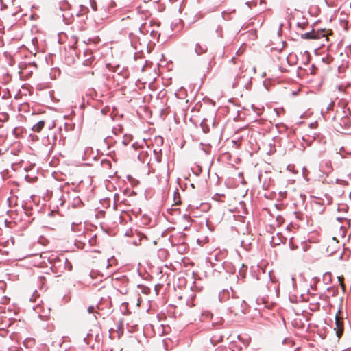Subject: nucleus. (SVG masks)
Returning a JSON list of instances; mask_svg holds the SVG:
<instances>
[{
	"label": "nucleus",
	"mask_w": 351,
	"mask_h": 351,
	"mask_svg": "<svg viewBox=\"0 0 351 351\" xmlns=\"http://www.w3.org/2000/svg\"><path fill=\"white\" fill-rule=\"evenodd\" d=\"M207 46L206 45H201L199 43H197L195 47V52L197 55H202L207 51Z\"/></svg>",
	"instance_id": "obj_7"
},
{
	"label": "nucleus",
	"mask_w": 351,
	"mask_h": 351,
	"mask_svg": "<svg viewBox=\"0 0 351 351\" xmlns=\"http://www.w3.org/2000/svg\"><path fill=\"white\" fill-rule=\"evenodd\" d=\"M89 5L94 11L97 10V2L95 0H89Z\"/></svg>",
	"instance_id": "obj_20"
},
{
	"label": "nucleus",
	"mask_w": 351,
	"mask_h": 351,
	"mask_svg": "<svg viewBox=\"0 0 351 351\" xmlns=\"http://www.w3.org/2000/svg\"><path fill=\"white\" fill-rule=\"evenodd\" d=\"M91 55L90 51H87L84 52V56L87 57V58L84 61V64L86 66H90L92 62L94 60V58Z\"/></svg>",
	"instance_id": "obj_11"
},
{
	"label": "nucleus",
	"mask_w": 351,
	"mask_h": 351,
	"mask_svg": "<svg viewBox=\"0 0 351 351\" xmlns=\"http://www.w3.org/2000/svg\"><path fill=\"white\" fill-rule=\"evenodd\" d=\"M28 178H29V176L27 175V176H25L26 180H27Z\"/></svg>",
	"instance_id": "obj_49"
},
{
	"label": "nucleus",
	"mask_w": 351,
	"mask_h": 351,
	"mask_svg": "<svg viewBox=\"0 0 351 351\" xmlns=\"http://www.w3.org/2000/svg\"><path fill=\"white\" fill-rule=\"evenodd\" d=\"M351 125V121L348 117L347 115H345L344 117H341L337 127L336 128V130L339 132H343L344 130H348L350 128Z\"/></svg>",
	"instance_id": "obj_3"
},
{
	"label": "nucleus",
	"mask_w": 351,
	"mask_h": 351,
	"mask_svg": "<svg viewBox=\"0 0 351 351\" xmlns=\"http://www.w3.org/2000/svg\"><path fill=\"white\" fill-rule=\"evenodd\" d=\"M85 243L84 242H82L80 241H75V245L80 249H83Z\"/></svg>",
	"instance_id": "obj_22"
},
{
	"label": "nucleus",
	"mask_w": 351,
	"mask_h": 351,
	"mask_svg": "<svg viewBox=\"0 0 351 351\" xmlns=\"http://www.w3.org/2000/svg\"><path fill=\"white\" fill-rule=\"evenodd\" d=\"M206 121V119H204L200 123V126L204 133H208L210 130L209 126L207 125Z\"/></svg>",
	"instance_id": "obj_13"
},
{
	"label": "nucleus",
	"mask_w": 351,
	"mask_h": 351,
	"mask_svg": "<svg viewBox=\"0 0 351 351\" xmlns=\"http://www.w3.org/2000/svg\"><path fill=\"white\" fill-rule=\"evenodd\" d=\"M291 281H292L293 287H294L296 285V280L293 276L291 278Z\"/></svg>",
	"instance_id": "obj_33"
},
{
	"label": "nucleus",
	"mask_w": 351,
	"mask_h": 351,
	"mask_svg": "<svg viewBox=\"0 0 351 351\" xmlns=\"http://www.w3.org/2000/svg\"><path fill=\"white\" fill-rule=\"evenodd\" d=\"M132 137L131 136H124V138L122 141V143L124 145H127L130 140H131Z\"/></svg>",
	"instance_id": "obj_23"
},
{
	"label": "nucleus",
	"mask_w": 351,
	"mask_h": 351,
	"mask_svg": "<svg viewBox=\"0 0 351 351\" xmlns=\"http://www.w3.org/2000/svg\"><path fill=\"white\" fill-rule=\"evenodd\" d=\"M211 265H213V267H215V266H217V265H213V263H211Z\"/></svg>",
	"instance_id": "obj_43"
},
{
	"label": "nucleus",
	"mask_w": 351,
	"mask_h": 351,
	"mask_svg": "<svg viewBox=\"0 0 351 351\" xmlns=\"http://www.w3.org/2000/svg\"><path fill=\"white\" fill-rule=\"evenodd\" d=\"M176 193H177L178 195H179L178 192L175 191V192H174V199H176Z\"/></svg>",
	"instance_id": "obj_40"
},
{
	"label": "nucleus",
	"mask_w": 351,
	"mask_h": 351,
	"mask_svg": "<svg viewBox=\"0 0 351 351\" xmlns=\"http://www.w3.org/2000/svg\"><path fill=\"white\" fill-rule=\"evenodd\" d=\"M0 154H1V150L0 149Z\"/></svg>",
	"instance_id": "obj_51"
},
{
	"label": "nucleus",
	"mask_w": 351,
	"mask_h": 351,
	"mask_svg": "<svg viewBox=\"0 0 351 351\" xmlns=\"http://www.w3.org/2000/svg\"><path fill=\"white\" fill-rule=\"evenodd\" d=\"M101 164L103 167L110 169L111 167L112 163L110 160L107 159L102 160Z\"/></svg>",
	"instance_id": "obj_16"
},
{
	"label": "nucleus",
	"mask_w": 351,
	"mask_h": 351,
	"mask_svg": "<svg viewBox=\"0 0 351 351\" xmlns=\"http://www.w3.org/2000/svg\"><path fill=\"white\" fill-rule=\"evenodd\" d=\"M230 293L228 290H227V289L222 290L221 291L219 292V295H218L219 301L221 302H224L227 300L229 302L230 300L231 299L230 298Z\"/></svg>",
	"instance_id": "obj_6"
},
{
	"label": "nucleus",
	"mask_w": 351,
	"mask_h": 351,
	"mask_svg": "<svg viewBox=\"0 0 351 351\" xmlns=\"http://www.w3.org/2000/svg\"><path fill=\"white\" fill-rule=\"evenodd\" d=\"M231 291L232 297L230 300L228 304L230 311L232 313H234L235 314H238L239 312L243 313L246 306V303L245 300L239 297H234L233 295L232 289Z\"/></svg>",
	"instance_id": "obj_1"
},
{
	"label": "nucleus",
	"mask_w": 351,
	"mask_h": 351,
	"mask_svg": "<svg viewBox=\"0 0 351 351\" xmlns=\"http://www.w3.org/2000/svg\"><path fill=\"white\" fill-rule=\"evenodd\" d=\"M282 343L283 344H291V345H293V340L290 338H285L283 341H282Z\"/></svg>",
	"instance_id": "obj_24"
},
{
	"label": "nucleus",
	"mask_w": 351,
	"mask_h": 351,
	"mask_svg": "<svg viewBox=\"0 0 351 351\" xmlns=\"http://www.w3.org/2000/svg\"><path fill=\"white\" fill-rule=\"evenodd\" d=\"M31 136L32 137L33 140H38V137L36 135H32L31 134Z\"/></svg>",
	"instance_id": "obj_35"
},
{
	"label": "nucleus",
	"mask_w": 351,
	"mask_h": 351,
	"mask_svg": "<svg viewBox=\"0 0 351 351\" xmlns=\"http://www.w3.org/2000/svg\"><path fill=\"white\" fill-rule=\"evenodd\" d=\"M324 139L323 136H322L320 134H314L313 136V140H317L319 142H322Z\"/></svg>",
	"instance_id": "obj_21"
},
{
	"label": "nucleus",
	"mask_w": 351,
	"mask_h": 351,
	"mask_svg": "<svg viewBox=\"0 0 351 351\" xmlns=\"http://www.w3.org/2000/svg\"><path fill=\"white\" fill-rule=\"evenodd\" d=\"M156 141L157 143H160V145H162L163 143V138L161 136H158L156 138Z\"/></svg>",
	"instance_id": "obj_29"
},
{
	"label": "nucleus",
	"mask_w": 351,
	"mask_h": 351,
	"mask_svg": "<svg viewBox=\"0 0 351 351\" xmlns=\"http://www.w3.org/2000/svg\"><path fill=\"white\" fill-rule=\"evenodd\" d=\"M216 32L218 33L219 36H221V28L220 26H217Z\"/></svg>",
	"instance_id": "obj_30"
},
{
	"label": "nucleus",
	"mask_w": 351,
	"mask_h": 351,
	"mask_svg": "<svg viewBox=\"0 0 351 351\" xmlns=\"http://www.w3.org/2000/svg\"><path fill=\"white\" fill-rule=\"evenodd\" d=\"M50 263H51V269L53 272L58 273L63 272L66 268V258L61 256L55 258H50Z\"/></svg>",
	"instance_id": "obj_2"
},
{
	"label": "nucleus",
	"mask_w": 351,
	"mask_h": 351,
	"mask_svg": "<svg viewBox=\"0 0 351 351\" xmlns=\"http://www.w3.org/2000/svg\"><path fill=\"white\" fill-rule=\"evenodd\" d=\"M88 8L86 6L81 5H80V10L76 14V16H80L84 15V14L88 13Z\"/></svg>",
	"instance_id": "obj_15"
},
{
	"label": "nucleus",
	"mask_w": 351,
	"mask_h": 351,
	"mask_svg": "<svg viewBox=\"0 0 351 351\" xmlns=\"http://www.w3.org/2000/svg\"><path fill=\"white\" fill-rule=\"evenodd\" d=\"M156 34H157V32H154V31H152V32H151V35H152V36H154V35H156Z\"/></svg>",
	"instance_id": "obj_37"
},
{
	"label": "nucleus",
	"mask_w": 351,
	"mask_h": 351,
	"mask_svg": "<svg viewBox=\"0 0 351 351\" xmlns=\"http://www.w3.org/2000/svg\"><path fill=\"white\" fill-rule=\"evenodd\" d=\"M71 5L66 0H63L59 2L58 3V9L61 12H66L70 10Z\"/></svg>",
	"instance_id": "obj_9"
},
{
	"label": "nucleus",
	"mask_w": 351,
	"mask_h": 351,
	"mask_svg": "<svg viewBox=\"0 0 351 351\" xmlns=\"http://www.w3.org/2000/svg\"><path fill=\"white\" fill-rule=\"evenodd\" d=\"M106 67L110 71H112L113 72H117V71H119L120 66L119 65H117L116 66H113L111 64L108 63V64H106Z\"/></svg>",
	"instance_id": "obj_17"
},
{
	"label": "nucleus",
	"mask_w": 351,
	"mask_h": 351,
	"mask_svg": "<svg viewBox=\"0 0 351 351\" xmlns=\"http://www.w3.org/2000/svg\"><path fill=\"white\" fill-rule=\"evenodd\" d=\"M236 84H239V80H237V82L234 84V86H236Z\"/></svg>",
	"instance_id": "obj_42"
},
{
	"label": "nucleus",
	"mask_w": 351,
	"mask_h": 351,
	"mask_svg": "<svg viewBox=\"0 0 351 351\" xmlns=\"http://www.w3.org/2000/svg\"><path fill=\"white\" fill-rule=\"evenodd\" d=\"M303 25V26H302V28H304V26H305V25H306V24H305V23H303V25Z\"/></svg>",
	"instance_id": "obj_46"
},
{
	"label": "nucleus",
	"mask_w": 351,
	"mask_h": 351,
	"mask_svg": "<svg viewBox=\"0 0 351 351\" xmlns=\"http://www.w3.org/2000/svg\"><path fill=\"white\" fill-rule=\"evenodd\" d=\"M89 336V334H87V337H84V341L86 343V344H88V342L87 341V337Z\"/></svg>",
	"instance_id": "obj_36"
},
{
	"label": "nucleus",
	"mask_w": 351,
	"mask_h": 351,
	"mask_svg": "<svg viewBox=\"0 0 351 351\" xmlns=\"http://www.w3.org/2000/svg\"><path fill=\"white\" fill-rule=\"evenodd\" d=\"M223 319L221 317H217L211 324V326L208 327L209 329L220 328L222 327Z\"/></svg>",
	"instance_id": "obj_8"
},
{
	"label": "nucleus",
	"mask_w": 351,
	"mask_h": 351,
	"mask_svg": "<svg viewBox=\"0 0 351 351\" xmlns=\"http://www.w3.org/2000/svg\"><path fill=\"white\" fill-rule=\"evenodd\" d=\"M94 310H95V308H94V307H93V306H89V307L88 308V312L89 313H93V312L94 311Z\"/></svg>",
	"instance_id": "obj_32"
},
{
	"label": "nucleus",
	"mask_w": 351,
	"mask_h": 351,
	"mask_svg": "<svg viewBox=\"0 0 351 351\" xmlns=\"http://www.w3.org/2000/svg\"><path fill=\"white\" fill-rule=\"evenodd\" d=\"M221 267H222L227 273L234 274L236 271L235 266L228 261H224L221 264Z\"/></svg>",
	"instance_id": "obj_5"
},
{
	"label": "nucleus",
	"mask_w": 351,
	"mask_h": 351,
	"mask_svg": "<svg viewBox=\"0 0 351 351\" xmlns=\"http://www.w3.org/2000/svg\"><path fill=\"white\" fill-rule=\"evenodd\" d=\"M247 269V267L246 265H245L244 264H243L239 271V275L241 277H243V278L245 277V271H246Z\"/></svg>",
	"instance_id": "obj_18"
},
{
	"label": "nucleus",
	"mask_w": 351,
	"mask_h": 351,
	"mask_svg": "<svg viewBox=\"0 0 351 351\" xmlns=\"http://www.w3.org/2000/svg\"><path fill=\"white\" fill-rule=\"evenodd\" d=\"M73 226H74V223H73V224L71 225V228H72V230H73Z\"/></svg>",
	"instance_id": "obj_44"
},
{
	"label": "nucleus",
	"mask_w": 351,
	"mask_h": 351,
	"mask_svg": "<svg viewBox=\"0 0 351 351\" xmlns=\"http://www.w3.org/2000/svg\"><path fill=\"white\" fill-rule=\"evenodd\" d=\"M62 16L63 21H64L66 23H69V21H68V20H69V19H68V18H67V16H66V14H63L62 15Z\"/></svg>",
	"instance_id": "obj_31"
},
{
	"label": "nucleus",
	"mask_w": 351,
	"mask_h": 351,
	"mask_svg": "<svg viewBox=\"0 0 351 351\" xmlns=\"http://www.w3.org/2000/svg\"><path fill=\"white\" fill-rule=\"evenodd\" d=\"M143 219H145V221H149V219L147 217L143 216Z\"/></svg>",
	"instance_id": "obj_39"
},
{
	"label": "nucleus",
	"mask_w": 351,
	"mask_h": 351,
	"mask_svg": "<svg viewBox=\"0 0 351 351\" xmlns=\"http://www.w3.org/2000/svg\"><path fill=\"white\" fill-rule=\"evenodd\" d=\"M337 219L338 221H340V219H340L339 217H337Z\"/></svg>",
	"instance_id": "obj_50"
},
{
	"label": "nucleus",
	"mask_w": 351,
	"mask_h": 351,
	"mask_svg": "<svg viewBox=\"0 0 351 351\" xmlns=\"http://www.w3.org/2000/svg\"><path fill=\"white\" fill-rule=\"evenodd\" d=\"M302 38L311 40V39H319L320 38V34L315 32L312 29L311 32H306L301 35Z\"/></svg>",
	"instance_id": "obj_4"
},
{
	"label": "nucleus",
	"mask_w": 351,
	"mask_h": 351,
	"mask_svg": "<svg viewBox=\"0 0 351 351\" xmlns=\"http://www.w3.org/2000/svg\"><path fill=\"white\" fill-rule=\"evenodd\" d=\"M223 339V335L216 334L210 338V342L213 346H217V343L222 342Z\"/></svg>",
	"instance_id": "obj_10"
},
{
	"label": "nucleus",
	"mask_w": 351,
	"mask_h": 351,
	"mask_svg": "<svg viewBox=\"0 0 351 351\" xmlns=\"http://www.w3.org/2000/svg\"><path fill=\"white\" fill-rule=\"evenodd\" d=\"M298 27H300V26H301V25L298 23Z\"/></svg>",
	"instance_id": "obj_47"
},
{
	"label": "nucleus",
	"mask_w": 351,
	"mask_h": 351,
	"mask_svg": "<svg viewBox=\"0 0 351 351\" xmlns=\"http://www.w3.org/2000/svg\"><path fill=\"white\" fill-rule=\"evenodd\" d=\"M234 60V58H232L231 59V61H232V62H233Z\"/></svg>",
	"instance_id": "obj_45"
},
{
	"label": "nucleus",
	"mask_w": 351,
	"mask_h": 351,
	"mask_svg": "<svg viewBox=\"0 0 351 351\" xmlns=\"http://www.w3.org/2000/svg\"><path fill=\"white\" fill-rule=\"evenodd\" d=\"M316 124V123H311L309 124V127L313 128Z\"/></svg>",
	"instance_id": "obj_34"
},
{
	"label": "nucleus",
	"mask_w": 351,
	"mask_h": 351,
	"mask_svg": "<svg viewBox=\"0 0 351 351\" xmlns=\"http://www.w3.org/2000/svg\"><path fill=\"white\" fill-rule=\"evenodd\" d=\"M348 154V153L345 151V149L343 147H341L340 149L339 154L340 155V156L341 158H345L346 157V154Z\"/></svg>",
	"instance_id": "obj_25"
},
{
	"label": "nucleus",
	"mask_w": 351,
	"mask_h": 351,
	"mask_svg": "<svg viewBox=\"0 0 351 351\" xmlns=\"http://www.w3.org/2000/svg\"><path fill=\"white\" fill-rule=\"evenodd\" d=\"M39 317H40L42 320H43V319H43V315H39Z\"/></svg>",
	"instance_id": "obj_41"
},
{
	"label": "nucleus",
	"mask_w": 351,
	"mask_h": 351,
	"mask_svg": "<svg viewBox=\"0 0 351 351\" xmlns=\"http://www.w3.org/2000/svg\"><path fill=\"white\" fill-rule=\"evenodd\" d=\"M336 325H337V327L338 328V330L337 331L336 334L338 337H340L343 333V329L341 328V326H340L339 323L338 322L337 318H336Z\"/></svg>",
	"instance_id": "obj_19"
},
{
	"label": "nucleus",
	"mask_w": 351,
	"mask_h": 351,
	"mask_svg": "<svg viewBox=\"0 0 351 351\" xmlns=\"http://www.w3.org/2000/svg\"><path fill=\"white\" fill-rule=\"evenodd\" d=\"M292 240H293V238H291V239H290V240H289V245L290 248H291V250H295V249H296V248H297V247H296V246H295V245L293 244V243H292Z\"/></svg>",
	"instance_id": "obj_28"
},
{
	"label": "nucleus",
	"mask_w": 351,
	"mask_h": 351,
	"mask_svg": "<svg viewBox=\"0 0 351 351\" xmlns=\"http://www.w3.org/2000/svg\"><path fill=\"white\" fill-rule=\"evenodd\" d=\"M157 160L158 162H160V159L158 158V157H157Z\"/></svg>",
	"instance_id": "obj_48"
},
{
	"label": "nucleus",
	"mask_w": 351,
	"mask_h": 351,
	"mask_svg": "<svg viewBox=\"0 0 351 351\" xmlns=\"http://www.w3.org/2000/svg\"><path fill=\"white\" fill-rule=\"evenodd\" d=\"M213 317V313L208 311H205L202 313V320L205 321Z\"/></svg>",
	"instance_id": "obj_14"
},
{
	"label": "nucleus",
	"mask_w": 351,
	"mask_h": 351,
	"mask_svg": "<svg viewBox=\"0 0 351 351\" xmlns=\"http://www.w3.org/2000/svg\"><path fill=\"white\" fill-rule=\"evenodd\" d=\"M219 269H220L219 267H214V270H215V271H218V272H221V271L219 270Z\"/></svg>",
	"instance_id": "obj_38"
},
{
	"label": "nucleus",
	"mask_w": 351,
	"mask_h": 351,
	"mask_svg": "<svg viewBox=\"0 0 351 351\" xmlns=\"http://www.w3.org/2000/svg\"><path fill=\"white\" fill-rule=\"evenodd\" d=\"M66 269H67L68 271H71L72 270V264L68 261V259L66 258Z\"/></svg>",
	"instance_id": "obj_27"
},
{
	"label": "nucleus",
	"mask_w": 351,
	"mask_h": 351,
	"mask_svg": "<svg viewBox=\"0 0 351 351\" xmlns=\"http://www.w3.org/2000/svg\"><path fill=\"white\" fill-rule=\"evenodd\" d=\"M45 122L44 121H40L32 126V130L34 132H40L45 126Z\"/></svg>",
	"instance_id": "obj_12"
},
{
	"label": "nucleus",
	"mask_w": 351,
	"mask_h": 351,
	"mask_svg": "<svg viewBox=\"0 0 351 351\" xmlns=\"http://www.w3.org/2000/svg\"><path fill=\"white\" fill-rule=\"evenodd\" d=\"M334 102L333 101H330V104L328 105L327 108H326V111H330V110H333V107H334Z\"/></svg>",
	"instance_id": "obj_26"
}]
</instances>
